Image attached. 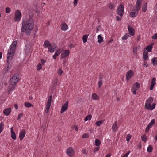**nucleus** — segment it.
Masks as SVG:
<instances>
[{
  "label": "nucleus",
  "instance_id": "obj_1",
  "mask_svg": "<svg viewBox=\"0 0 157 157\" xmlns=\"http://www.w3.org/2000/svg\"><path fill=\"white\" fill-rule=\"evenodd\" d=\"M22 24L21 34L22 32H25L27 35H30L34 26V22L32 18L30 17L28 19L24 18Z\"/></svg>",
  "mask_w": 157,
  "mask_h": 157
},
{
  "label": "nucleus",
  "instance_id": "obj_2",
  "mask_svg": "<svg viewBox=\"0 0 157 157\" xmlns=\"http://www.w3.org/2000/svg\"><path fill=\"white\" fill-rule=\"evenodd\" d=\"M17 44V41H14L11 44L10 49L8 50L7 55V62L8 64H9V62L11 61L14 56L15 49Z\"/></svg>",
  "mask_w": 157,
  "mask_h": 157
},
{
  "label": "nucleus",
  "instance_id": "obj_3",
  "mask_svg": "<svg viewBox=\"0 0 157 157\" xmlns=\"http://www.w3.org/2000/svg\"><path fill=\"white\" fill-rule=\"evenodd\" d=\"M153 101V98L152 97L149 98L146 101L144 106L145 108L148 110H153L155 108L156 105V104L155 103H153L151 105Z\"/></svg>",
  "mask_w": 157,
  "mask_h": 157
},
{
  "label": "nucleus",
  "instance_id": "obj_4",
  "mask_svg": "<svg viewBox=\"0 0 157 157\" xmlns=\"http://www.w3.org/2000/svg\"><path fill=\"white\" fill-rule=\"evenodd\" d=\"M124 6L122 4H121L118 6L117 10V13L120 15L121 17H122L124 14Z\"/></svg>",
  "mask_w": 157,
  "mask_h": 157
},
{
  "label": "nucleus",
  "instance_id": "obj_5",
  "mask_svg": "<svg viewBox=\"0 0 157 157\" xmlns=\"http://www.w3.org/2000/svg\"><path fill=\"white\" fill-rule=\"evenodd\" d=\"M17 74H14V76L10 79V83L12 84L15 85L16 84L19 80V78L17 77Z\"/></svg>",
  "mask_w": 157,
  "mask_h": 157
},
{
  "label": "nucleus",
  "instance_id": "obj_6",
  "mask_svg": "<svg viewBox=\"0 0 157 157\" xmlns=\"http://www.w3.org/2000/svg\"><path fill=\"white\" fill-rule=\"evenodd\" d=\"M139 9L134 7L133 10L130 12V15L131 17L132 18L135 17L138 13V10Z\"/></svg>",
  "mask_w": 157,
  "mask_h": 157
},
{
  "label": "nucleus",
  "instance_id": "obj_7",
  "mask_svg": "<svg viewBox=\"0 0 157 157\" xmlns=\"http://www.w3.org/2000/svg\"><path fill=\"white\" fill-rule=\"evenodd\" d=\"M52 98V95H50L48 98V99L47 100V105H46V110H45L46 113H47L49 111L50 106H51Z\"/></svg>",
  "mask_w": 157,
  "mask_h": 157
},
{
  "label": "nucleus",
  "instance_id": "obj_8",
  "mask_svg": "<svg viewBox=\"0 0 157 157\" xmlns=\"http://www.w3.org/2000/svg\"><path fill=\"white\" fill-rule=\"evenodd\" d=\"M21 17V13L18 10H16L15 13V17L14 20L15 21H19Z\"/></svg>",
  "mask_w": 157,
  "mask_h": 157
},
{
  "label": "nucleus",
  "instance_id": "obj_9",
  "mask_svg": "<svg viewBox=\"0 0 157 157\" xmlns=\"http://www.w3.org/2000/svg\"><path fill=\"white\" fill-rule=\"evenodd\" d=\"M134 75V72L132 70L128 71L126 74V79L127 81L132 77Z\"/></svg>",
  "mask_w": 157,
  "mask_h": 157
},
{
  "label": "nucleus",
  "instance_id": "obj_10",
  "mask_svg": "<svg viewBox=\"0 0 157 157\" xmlns=\"http://www.w3.org/2000/svg\"><path fill=\"white\" fill-rule=\"evenodd\" d=\"M155 120L153 119L151 121V122L148 124V125L147 126L145 130V132L146 133L148 132L149 129L152 127V125L155 123Z\"/></svg>",
  "mask_w": 157,
  "mask_h": 157
},
{
  "label": "nucleus",
  "instance_id": "obj_11",
  "mask_svg": "<svg viewBox=\"0 0 157 157\" xmlns=\"http://www.w3.org/2000/svg\"><path fill=\"white\" fill-rule=\"evenodd\" d=\"M68 106V101L66 102L65 104L62 105L60 111L61 113H62L67 109Z\"/></svg>",
  "mask_w": 157,
  "mask_h": 157
},
{
  "label": "nucleus",
  "instance_id": "obj_12",
  "mask_svg": "<svg viewBox=\"0 0 157 157\" xmlns=\"http://www.w3.org/2000/svg\"><path fill=\"white\" fill-rule=\"evenodd\" d=\"M70 52L68 50L64 51V52L62 53L61 55V58L63 59L69 55Z\"/></svg>",
  "mask_w": 157,
  "mask_h": 157
},
{
  "label": "nucleus",
  "instance_id": "obj_13",
  "mask_svg": "<svg viewBox=\"0 0 157 157\" xmlns=\"http://www.w3.org/2000/svg\"><path fill=\"white\" fill-rule=\"evenodd\" d=\"M57 48V45L54 44L53 45H52L49 47L48 48V51L51 53L53 52L55 49H56Z\"/></svg>",
  "mask_w": 157,
  "mask_h": 157
},
{
  "label": "nucleus",
  "instance_id": "obj_14",
  "mask_svg": "<svg viewBox=\"0 0 157 157\" xmlns=\"http://www.w3.org/2000/svg\"><path fill=\"white\" fill-rule=\"evenodd\" d=\"M26 134V132L24 129L22 130L19 134V137L20 140L21 141L24 137Z\"/></svg>",
  "mask_w": 157,
  "mask_h": 157
},
{
  "label": "nucleus",
  "instance_id": "obj_15",
  "mask_svg": "<svg viewBox=\"0 0 157 157\" xmlns=\"http://www.w3.org/2000/svg\"><path fill=\"white\" fill-rule=\"evenodd\" d=\"M128 29L129 33L131 35L133 36L135 35L134 29L133 28H132L128 25Z\"/></svg>",
  "mask_w": 157,
  "mask_h": 157
},
{
  "label": "nucleus",
  "instance_id": "obj_16",
  "mask_svg": "<svg viewBox=\"0 0 157 157\" xmlns=\"http://www.w3.org/2000/svg\"><path fill=\"white\" fill-rule=\"evenodd\" d=\"M11 111V108H10L5 109L3 111V113L4 115L6 116H8L10 114Z\"/></svg>",
  "mask_w": 157,
  "mask_h": 157
},
{
  "label": "nucleus",
  "instance_id": "obj_17",
  "mask_svg": "<svg viewBox=\"0 0 157 157\" xmlns=\"http://www.w3.org/2000/svg\"><path fill=\"white\" fill-rule=\"evenodd\" d=\"M156 78H152L151 81V85L150 87V89L151 90H152L153 89V87L155 85Z\"/></svg>",
  "mask_w": 157,
  "mask_h": 157
},
{
  "label": "nucleus",
  "instance_id": "obj_18",
  "mask_svg": "<svg viewBox=\"0 0 157 157\" xmlns=\"http://www.w3.org/2000/svg\"><path fill=\"white\" fill-rule=\"evenodd\" d=\"M73 150L71 147H70L67 150V153L69 156L71 157L72 155Z\"/></svg>",
  "mask_w": 157,
  "mask_h": 157
},
{
  "label": "nucleus",
  "instance_id": "obj_19",
  "mask_svg": "<svg viewBox=\"0 0 157 157\" xmlns=\"http://www.w3.org/2000/svg\"><path fill=\"white\" fill-rule=\"evenodd\" d=\"M51 44L48 40H46L44 41L43 44V47L45 48H47L51 46Z\"/></svg>",
  "mask_w": 157,
  "mask_h": 157
},
{
  "label": "nucleus",
  "instance_id": "obj_20",
  "mask_svg": "<svg viewBox=\"0 0 157 157\" xmlns=\"http://www.w3.org/2000/svg\"><path fill=\"white\" fill-rule=\"evenodd\" d=\"M15 85H12L10 83V85L8 86V92L9 93L11 92L15 88Z\"/></svg>",
  "mask_w": 157,
  "mask_h": 157
},
{
  "label": "nucleus",
  "instance_id": "obj_21",
  "mask_svg": "<svg viewBox=\"0 0 157 157\" xmlns=\"http://www.w3.org/2000/svg\"><path fill=\"white\" fill-rule=\"evenodd\" d=\"M148 58V53L145 50L143 52V58L144 60H146Z\"/></svg>",
  "mask_w": 157,
  "mask_h": 157
},
{
  "label": "nucleus",
  "instance_id": "obj_22",
  "mask_svg": "<svg viewBox=\"0 0 157 157\" xmlns=\"http://www.w3.org/2000/svg\"><path fill=\"white\" fill-rule=\"evenodd\" d=\"M142 1L143 0H137L136 3V7H135L136 8L139 9H140V5L142 4Z\"/></svg>",
  "mask_w": 157,
  "mask_h": 157
},
{
  "label": "nucleus",
  "instance_id": "obj_23",
  "mask_svg": "<svg viewBox=\"0 0 157 157\" xmlns=\"http://www.w3.org/2000/svg\"><path fill=\"white\" fill-rule=\"evenodd\" d=\"M68 25L66 23H63L61 24V29L62 30L65 31L67 29Z\"/></svg>",
  "mask_w": 157,
  "mask_h": 157
},
{
  "label": "nucleus",
  "instance_id": "obj_24",
  "mask_svg": "<svg viewBox=\"0 0 157 157\" xmlns=\"http://www.w3.org/2000/svg\"><path fill=\"white\" fill-rule=\"evenodd\" d=\"M117 128L118 127L117 125V123L116 122L112 125V129L113 131L116 132Z\"/></svg>",
  "mask_w": 157,
  "mask_h": 157
},
{
  "label": "nucleus",
  "instance_id": "obj_25",
  "mask_svg": "<svg viewBox=\"0 0 157 157\" xmlns=\"http://www.w3.org/2000/svg\"><path fill=\"white\" fill-rule=\"evenodd\" d=\"M105 121V120H101L97 121L95 123V125L98 127L99 126L103 123Z\"/></svg>",
  "mask_w": 157,
  "mask_h": 157
},
{
  "label": "nucleus",
  "instance_id": "obj_26",
  "mask_svg": "<svg viewBox=\"0 0 157 157\" xmlns=\"http://www.w3.org/2000/svg\"><path fill=\"white\" fill-rule=\"evenodd\" d=\"M154 44V43H152V44H150L149 46H148L146 48V49L148 52H151L153 48L152 45Z\"/></svg>",
  "mask_w": 157,
  "mask_h": 157
},
{
  "label": "nucleus",
  "instance_id": "obj_27",
  "mask_svg": "<svg viewBox=\"0 0 157 157\" xmlns=\"http://www.w3.org/2000/svg\"><path fill=\"white\" fill-rule=\"evenodd\" d=\"M147 3H145V4H143L142 6V11L143 12H145L147 9Z\"/></svg>",
  "mask_w": 157,
  "mask_h": 157
},
{
  "label": "nucleus",
  "instance_id": "obj_28",
  "mask_svg": "<svg viewBox=\"0 0 157 157\" xmlns=\"http://www.w3.org/2000/svg\"><path fill=\"white\" fill-rule=\"evenodd\" d=\"M98 43H101L103 42V38L100 35H99L98 36Z\"/></svg>",
  "mask_w": 157,
  "mask_h": 157
},
{
  "label": "nucleus",
  "instance_id": "obj_29",
  "mask_svg": "<svg viewBox=\"0 0 157 157\" xmlns=\"http://www.w3.org/2000/svg\"><path fill=\"white\" fill-rule=\"evenodd\" d=\"M88 35H85L82 36V40L84 43H85L87 42Z\"/></svg>",
  "mask_w": 157,
  "mask_h": 157
},
{
  "label": "nucleus",
  "instance_id": "obj_30",
  "mask_svg": "<svg viewBox=\"0 0 157 157\" xmlns=\"http://www.w3.org/2000/svg\"><path fill=\"white\" fill-rule=\"evenodd\" d=\"M101 144V142L98 139H96L95 141V145L98 147Z\"/></svg>",
  "mask_w": 157,
  "mask_h": 157
},
{
  "label": "nucleus",
  "instance_id": "obj_31",
  "mask_svg": "<svg viewBox=\"0 0 157 157\" xmlns=\"http://www.w3.org/2000/svg\"><path fill=\"white\" fill-rule=\"evenodd\" d=\"M153 64L154 65H157V58L154 57L152 59Z\"/></svg>",
  "mask_w": 157,
  "mask_h": 157
},
{
  "label": "nucleus",
  "instance_id": "obj_32",
  "mask_svg": "<svg viewBox=\"0 0 157 157\" xmlns=\"http://www.w3.org/2000/svg\"><path fill=\"white\" fill-rule=\"evenodd\" d=\"M62 52L61 49H58L56 51L54 54L55 55V56H57L59 55L61 52Z\"/></svg>",
  "mask_w": 157,
  "mask_h": 157
},
{
  "label": "nucleus",
  "instance_id": "obj_33",
  "mask_svg": "<svg viewBox=\"0 0 157 157\" xmlns=\"http://www.w3.org/2000/svg\"><path fill=\"white\" fill-rule=\"evenodd\" d=\"M92 98L94 100H98V97L95 93H93L92 94Z\"/></svg>",
  "mask_w": 157,
  "mask_h": 157
},
{
  "label": "nucleus",
  "instance_id": "obj_34",
  "mask_svg": "<svg viewBox=\"0 0 157 157\" xmlns=\"http://www.w3.org/2000/svg\"><path fill=\"white\" fill-rule=\"evenodd\" d=\"M4 124L1 122L0 123V133L2 131L4 128Z\"/></svg>",
  "mask_w": 157,
  "mask_h": 157
},
{
  "label": "nucleus",
  "instance_id": "obj_35",
  "mask_svg": "<svg viewBox=\"0 0 157 157\" xmlns=\"http://www.w3.org/2000/svg\"><path fill=\"white\" fill-rule=\"evenodd\" d=\"M25 107L29 108L30 107H33L32 104L29 102H25Z\"/></svg>",
  "mask_w": 157,
  "mask_h": 157
},
{
  "label": "nucleus",
  "instance_id": "obj_36",
  "mask_svg": "<svg viewBox=\"0 0 157 157\" xmlns=\"http://www.w3.org/2000/svg\"><path fill=\"white\" fill-rule=\"evenodd\" d=\"M134 87H134L135 88H136L137 89H138L139 88H140V84L138 82H136L134 84Z\"/></svg>",
  "mask_w": 157,
  "mask_h": 157
},
{
  "label": "nucleus",
  "instance_id": "obj_37",
  "mask_svg": "<svg viewBox=\"0 0 157 157\" xmlns=\"http://www.w3.org/2000/svg\"><path fill=\"white\" fill-rule=\"evenodd\" d=\"M130 36L129 35V34L128 33H126L125 34V35L123 36L122 38V40H126L129 37H130Z\"/></svg>",
  "mask_w": 157,
  "mask_h": 157
},
{
  "label": "nucleus",
  "instance_id": "obj_38",
  "mask_svg": "<svg viewBox=\"0 0 157 157\" xmlns=\"http://www.w3.org/2000/svg\"><path fill=\"white\" fill-rule=\"evenodd\" d=\"M11 134L12 138L14 140H16V136L15 132H13L12 133H11Z\"/></svg>",
  "mask_w": 157,
  "mask_h": 157
},
{
  "label": "nucleus",
  "instance_id": "obj_39",
  "mask_svg": "<svg viewBox=\"0 0 157 157\" xmlns=\"http://www.w3.org/2000/svg\"><path fill=\"white\" fill-rule=\"evenodd\" d=\"M152 147L151 145H149L147 148V151L148 152H151L152 151Z\"/></svg>",
  "mask_w": 157,
  "mask_h": 157
},
{
  "label": "nucleus",
  "instance_id": "obj_40",
  "mask_svg": "<svg viewBox=\"0 0 157 157\" xmlns=\"http://www.w3.org/2000/svg\"><path fill=\"white\" fill-rule=\"evenodd\" d=\"M92 116L90 115H87L85 118L84 120L85 121H86L88 120H90Z\"/></svg>",
  "mask_w": 157,
  "mask_h": 157
},
{
  "label": "nucleus",
  "instance_id": "obj_41",
  "mask_svg": "<svg viewBox=\"0 0 157 157\" xmlns=\"http://www.w3.org/2000/svg\"><path fill=\"white\" fill-rule=\"evenodd\" d=\"M58 79L57 78H56L55 80L53 81L52 82V85L55 86L57 85V82Z\"/></svg>",
  "mask_w": 157,
  "mask_h": 157
},
{
  "label": "nucleus",
  "instance_id": "obj_42",
  "mask_svg": "<svg viewBox=\"0 0 157 157\" xmlns=\"http://www.w3.org/2000/svg\"><path fill=\"white\" fill-rule=\"evenodd\" d=\"M142 140L144 141H145L146 140V136L145 134H144L141 136Z\"/></svg>",
  "mask_w": 157,
  "mask_h": 157
},
{
  "label": "nucleus",
  "instance_id": "obj_43",
  "mask_svg": "<svg viewBox=\"0 0 157 157\" xmlns=\"http://www.w3.org/2000/svg\"><path fill=\"white\" fill-rule=\"evenodd\" d=\"M108 5L109 6V8L111 10L115 8L114 5L110 3L108 4Z\"/></svg>",
  "mask_w": 157,
  "mask_h": 157
},
{
  "label": "nucleus",
  "instance_id": "obj_44",
  "mask_svg": "<svg viewBox=\"0 0 157 157\" xmlns=\"http://www.w3.org/2000/svg\"><path fill=\"white\" fill-rule=\"evenodd\" d=\"M11 9L9 7H6L5 8V11L7 13H9L11 11Z\"/></svg>",
  "mask_w": 157,
  "mask_h": 157
},
{
  "label": "nucleus",
  "instance_id": "obj_45",
  "mask_svg": "<svg viewBox=\"0 0 157 157\" xmlns=\"http://www.w3.org/2000/svg\"><path fill=\"white\" fill-rule=\"evenodd\" d=\"M137 90V89L135 88L134 87H133V88L132 89V93L133 94L135 95L136 94V91Z\"/></svg>",
  "mask_w": 157,
  "mask_h": 157
},
{
  "label": "nucleus",
  "instance_id": "obj_46",
  "mask_svg": "<svg viewBox=\"0 0 157 157\" xmlns=\"http://www.w3.org/2000/svg\"><path fill=\"white\" fill-rule=\"evenodd\" d=\"M131 136L130 134H128L127 136V138H126V140L128 142L130 140V139H131Z\"/></svg>",
  "mask_w": 157,
  "mask_h": 157
},
{
  "label": "nucleus",
  "instance_id": "obj_47",
  "mask_svg": "<svg viewBox=\"0 0 157 157\" xmlns=\"http://www.w3.org/2000/svg\"><path fill=\"white\" fill-rule=\"evenodd\" d=\"M137 47H135L133 48V52L134 54L136 55L137 54Z\"/></svg>",
  "mask_w": 157,
  "mask_h": 157
},
{
  "label": "nucleus",
  "instance_id": "obj_48",
  "mask_svg": "<svg viewBox=\"0 0 157 157\" xmlns=\"http://www.w3.org/2000/svg\"><path fill=\"white\" fill-rule=\"evenodd\" d=\"M89 137V135L86 133L83 134L82 135V138H88Z\"/></svg>",
  "mask_w": 157,
  "mask_h": 157
},
{
  "label": "nucleus",
  "instance_id": "obj_49",
  "mask_svg": "<svg viewBox=\"0 0 157 157\" xmlns=\"http://www.w3.org/2000/svg\"><path fill=\"white\" fill-rule=\"evenodd\" d=\"M102 84V80H100L98 82V87L100 88Z\"/></svg>",
  "mask_w": 157,
  "mask_h": 157
},
{
  "label": "nucleus",
  "instance_id": "obj_50",
  "mask_svg": "<svg viewBox=\"0 0 157 157\" xmlns=\"http://www.w3.org/2000/svg\"><path fill=\"white\" fill-rule=\"evenodd\" d=\"M154 10L155 12V13L156 15L157 18V3H156V5L155 6V8L154 9Z\"/></svg>",
  "mask_w": 157,
  "mask_h": 157
},
{
  "label": "nucleus",
  "instance_id": "obj_51",
  "mask_svg": "<svg viewBox=\"0 0 157 157\" xmlns=\"http://www.w3.org/2000/svg\"><path fill=\"white\" fill-rule=\"evenodd\" d=\"M153 39H157V33L155 34L152 37Z\"/></svg>",
  "mask_w": 157,
  "mask_h": 157
},
{
  "label": "nucleus",
  "instance_id": "obj_52",
  "mask_svg": "<svg viewBox=\"0 0 157 157\" xmlns=\"http://www.w3.org/2000/svg\"><path fill=\"white\" fill-rule=\"evenodd\" d=\"M58 74H59L60 75H62V73L63 72L61 69H59L58 70Z\"/></svg>",
  "mask_w": 157,
  "mask_h": 157
},
{
  "label": "nucleus",
  "instance_id": "obj_53",
  "mask_svg": "<svg viewBox=\"0 0 157 157\" xmlns=\"http://www.w3.org/2000/svg\"><path fill=\"white\" fill-rule=\"evenodd\" d=\"M99 147H98L95 148L93 150L94 152L95 153V152H96L97 151H98L99 150Z\"/></svg>",
  "mask_w": 157,
  "mask_h": 157
},
{
  "label": "nucleus",
  "instance_id": "obj_54",
  "mask_svg": "<svg viewBox=\"0 0 157 157\" xmlns=\"http://www.w3.org/2000/svg\"><path fill=\"white\" fill-rule=\"evenodd\" d=\"M42 67L41 66V64H38L37 65V69L40 70L42 69Z\"/></svg>",
  "mask_w": 157,
  "mask_h": 157
},
{
  "label": "nucleus",
  "instance_id": "obj_55",
  "mask_svg": "<svg viewBox=\"0 0 157 157\" xmlns=\"http://www.w3.org/2000/svg\"><path fill=\"white\" fill-rule=\"evenodd\" d=\"M103 76L104 75L102 74H100L99 75V79H100V80H102Z\"/></svg>",
  "mask_w": 157,
  "mask_h": 157
},
{
  "label": "nucleus",
  "instance_id": "obj_56",
  "mask_svg": "<svg viewBox=\"0 0 157 157\" xmlns=\"http://www.w3.org/2000/svg\"><path fill=\"white\" fill-rule=\"evenodd\" d=\"M130 152V151H129L127 153H126L122 157H127L128 155Z\"/></svg>",
  "mask_w": 157,
  "mask_h": 157
},
{
  "label": "nucleus",
  "instance_id": "obj_57",
  "mask_svg": "<svg viewBox=\"0 0 157 157\" xmlns=\"http://www.w3.org/2000/svg\"><path fill=\"white\" fill-rule=\"evenodd\" d=\"M78 1V0H74V4L75 6H76L77 5Z\"/></svg>",
  "mask_w": 157,
  "mask_h": 157
},
{
  "label": "nucleus",
  "instance_id": "obj_58",
  "mask_svg": "<svg viewBox=\"0 0 157 157\" xmlns=\"http://www.w3.org/2000/svg\"><path fill=\"white\" fill-rule=\"evenodd\" d=\"M22 116V113H20L19 115L18 116L17 118V120H19L20 119L21 117Z\"/></svg>",
  "mask_w": 157,
  "mask_h": 157
},
{
  "label": "nucleus",
  "instance_id": "obj_59",
  "mask_svg": "<svg viewBox=\"0 0 157 157\" xmlns=\"http://www.w3.org/2000/svg\"><path fill=\"white\" fill-rule=\"evenodd\" d=\"M41 64L43 65L46 62L45 60H44L43 59H41Z\"/></svg>",
  "mask_w": 157,
  "mask_h": 157
},
{
  "label": "nucleus",
  "instance_id": "obj_60",
  "mask_svg": "<svg viewBox=\"0 0 157 157\" xmlns=\"http://www.w3.org/2000/svg\"><path fill=\"white\" fill-rule=\"evenodd\" d=\"M74 128L76 131L78 130V127L77 126H75L72 128Z\"/></svg>",
  "mask_w": 157,
  "mask_h": 157
},
{
  "label": "nucleus",
  "instance_id": "obj_61",
  "mask_svg": "<svg viewBox=\"0 0 157 157\" xmlns=\"http://www.w3.org/2000/svg\"><path fill=\"white\" fill-rule=\"evenodd\" d=\"M82 152L83 154L86 155L87 154V153L86 152V150L85 149L83 150H82Z\"/></svg>",
  "mask_w": 157,
  "mask_h": 157
},
{
  "label": "nucleus",
  "instance_id": "obj_62",
  "mask_svg": "<svg viewBox=\"0 0 157 157\" xmlns=\"http://www.w3.org/2000/svg\"><path fill=\"white\" fill-rule=\"evenodd\" d=\"M116 20L118 21H119L121 20V18L119 16H117L116 17Z\"/></svg>",
  "mask_w": 157,
  "mask_h": 157
},
{
  "label": "nucleus",
  "instance_id": "obj_63",
  "mask_svg": "<svg viewBox=\"0 0 157 157\" xmlns=\"http://www.w3.org/2000/svg\"><path fill=\"white\" fill-rule=\"evenodd\" d=\"M111 155V154L109 153L107 154L106 156V157H110Z\"/></svg>",
  "mask_w": 157,
  "mask_h": 157
},
{
  "label": "nucleus",
  "instance_id": "obj_64",
  "mask_svg": "<svg viewBox=\"0 0 157 157\" xmlns=\"http://www.w3.org/2000/svg\"><path fill=\"white\" fill-rule=\"evenodd\" d=\"M52 88H51V90H52V91H53V90H55V87H54V86H52Z\"/></svg>",
  "mask_w": 157,
  "mask_h": 157
}]
</instances>
